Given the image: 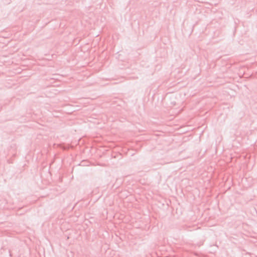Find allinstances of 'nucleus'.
Wrapping results in <instances>:
<instances>
[{
    "label": "nucleus",
    "mask_w": 257,
    "mask_h": 257,
    "mask_svg": "<svg viewBox=\"0 0 257 257\" xmlns=\"http://www.w3.org/2000/svg\"><path fill=\"white\" fill-rule=\"evenodd\" d=\"M172 104H173V105H175V104H176L175 101H174V102H172Z\"/></svg>",
    "instance_id": "obj_1"
}]
</instances>
